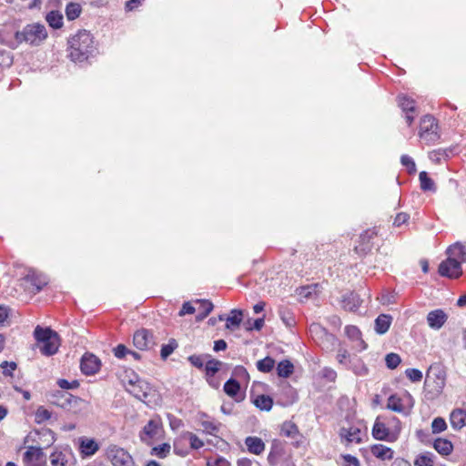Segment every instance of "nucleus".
<instances>
[{
  "label": "nucleus",
  "instance_id": "1",
  "mask_svg": "<svg viewBox=\"0 0 466 466\" xmlns=\"http://www.w3.org/2000/svg\"><path fill=\"white\" fill-rule=\"evenodd\" d=\"M69 57L75 62H84L96 51L92 35L86 30H79L68 39Z\"/></svg>",
  "mask_w": 466,
  "mask_h": 466
},
{
  "label": "nucleus",
  "instance_id": "2",
  "mask_svg": "<svg viewBox=\"0 0 466 466\" xmlns=\"http://www.w3.org/2000/svg\"><path fill=\"white\" fill-rule=\"evenodd\" d=\"M35 339L42 343L40 351L46 356H52L57 352L60 345V339L57 332L54 331L50 328H42L36 326L34 331Z\"/></svg>",
  "mask_w": 466,
  "mask_h": 466
},
{
  "label": "nucleus",
  "instance_id": "3",
  "mask_svg": "<svg viewBox=\"0 0 466 466\" xmlns=\"http://www.w3.org/2000/svg\"><path fill=\"white\" fill-rule=\"evenodd\" d=\"M46 37L47 31L45 25L41 24L27 25L21 31L15 34L16 46L22 43L39 46Z\"/></svg>",
  "mask_w": 466,
  "mask_h": 466
},
{
  "label": "nucleus",
  "instance_id": "4",
  "mask_svg": "<svg viewBox=\"0 0 466 466\" xmlns=\"http://www.w3.org/2000/svg\"><path fill=\"white\" fill-rule=\"evenodd\" d=\"M214 305L208 299H192L183 303L177 316L184 317L187 314L196 313V320H203L213 310Z\"/></svg>",
  "mask_w": 466,
  "mask_h": 466
},
{
  "label": "nucleus",
  "instance_id": "5",
  "mask_svg": "<svg viewBox=\"0 0 466 466\" xmlns=\"http://www.w3.org/2000/svg\"><path fill=\"white\" fill-rule=\"evenodd\" d=\"M446 383V370L441 363H433L430 366L426 372L424 385L431 388V391L440 394Z\"/></svg>",
  "mask_w": 466,
  "mask_h": 466
},
{
  "label": "nucleus",
  "instance_id": "6",
  "mask_svg": "<svg viewBox=\"0 0 466 466\" xmlns=\"http://www.w3.org/2000/svg\"><path fill=\"white\" fill-rule=\"evenodd\" d=\"M309 331L322 349L331 350L336 345L337 338L322 327L319 322H312L309 326Z\"/></svg>",
  "mask_w": 466,
  "mask_h": 466
},
{
  "label": "nucleus",
  "instance_id": "7",
  "mask_svg": "<svg viewBox=\"0 0 466 466\" xmlns=\"http://www.w3.org/2000/svg\"><path fill=\"white\" fill-rule=\"evenodd\" d=\"M437 130L438 124L432 116L426 115L421 118L419 136L423 141L427 144L436 142L440 138Z\"/></svg>",
  "mask_w": 466,
  "mask_h": 466
},
{
  "label": "nucleus",
  "instance_id": "8",
  "mask_svg": "<svg viewBox=\"0 0 466 466\" xmlns=\"http://www.w3.org/2000/svg\"><path fill=\"white\" fill-rule=\"evenodd\" d=\"M21 283L29 293L39 292L48 282L47 278L35 270H29L26 276H21Z\"/></svg>",
  "mask_w": 466,
  "mask_h": 466
},
{
  "label": "nucleus",
  "instance_id": "9",
  "mask_svg": "<svg viewBox=\"0 0 466 466\" xmlns=\"http://www.w3.org/2000/svg\"><path fill=\"white\" fill-rule=\"evenodd\" d=\"M440 275L458 279L462 274L461 262L455 258H449L439 265Z\"/></svg>",
  "mask_w": 466,
  "mask_h": 466
},
{
  "label": "nucleus",
  "instance_id": "10",
  "mask_svg": "<svg viewBox=\"0 0 466 466\" xmlns=\"http://www.w3.org/2000/svg\"><path fill=\"white\" fill-rule=\"evenodd\" d=\"M162 421L160 417L156 416L148 420L139 433L140 441L148 443L150 440L156 438L161 431Z\"/></svg>",
  "mask_w": 466,
  "mask_h": 466
},
{
  "label": "nucleus",
  "instance_id": "11",
  "mask_svg": "<svg viewBox=\"0 0 466 466\" xmlns=\"http://www.w3.org/2000/svg\"><path fill=\"white\" fill-rule=\"evenodd\" d=\"M107 454L113 466H136L132 456L123 448H110Z\"/></svg>",
  "mask_w": 466,
  "mask_h": 466
},
{
  "label": "nucleus",
  "instance_id": "12",
  "mask_svg": "<svg viewBox=\"0 0 466 466\" xmlns=\"http://www.w3.org/2000/svg\"><path fill=\"white\" fill-rule=\"evenodd\" d=\"M23 461L25 466H45L46 455L41 448L31 446L24 453Z\"/></svg>",
  "mask_w": 466,
  "mask_h": 466
},
{
  "label": "nucleus",
  "instance_id": "13",
  "mask_svg": "<svg viewBox=\"0 0 466 466\" xmlns=\"http://www.w3.org/2000/svg\"><path fill=\"white\" fill-rule=\"evenodd\" d=\"M127 391L144 403H148L150 401L148 398L155 390L146 380L137 379V384L133 388L128 389Z\"/></svg>",
  "mask_w": 466,
  "mask_h": 466
},
{
  "label": "nucleus",
  "instance_id": "14",
  "mask_svg": "<svg viewBox=\"0 0 466 466\" xmlns=\"http://www.w3.org/2000/svg\"><path fill=\"white\" fill-rule=\"evenodd\" d=\"M101 366L100 360L92 353H86L83 355L80 362V369L86 375L96 374Z\"/></svg>",
  "mask_w": 466,
  "mask_h": 466
},
{
  "label": "nucleus",
  "instance_id": "15",
  "mask_svg": "<svg viewBox=\"0 0 466 466\" xmlns=\"http://www.w3.org/2000/svg\"><path fill=\"white\" fill-rule=\"evenodd\" d=\"M321 285L314 283L297 289L296 292L300 302H306L310 299H317L321 292Z\"/></svg>",
  "mask_w": 466,
  "mask_h": 466
},
{
  "label": "nucleus",
  "instance_id": "16",
  "mask_svg": "<svg viewBox=\"0 0 466 466\" xmlns=\"http://www.w3.org/2000/svg\"><path fill=\"white\" fill-rule=\"evenodd\" d=\"M150 343H153V334L148 329H141L135 332L133 344L137 350H147Z\"/></svg>",
  "mask_w": 466,
  "mask_h": 466
},
{
  "label": "nucleus",
  "instance_id": "17",
  "mask_svg": "<svg viewBox=\"0 0 466 466\" xmlns=\"http://www.w3.org/2000/svg\"><path fill=\"white\" fill-rule=\"evenodd\" d=\"M360 298L355 292H347L341 296L340 306L348 311H355L360 305Z\"/></svg>",
  "mask_w": 466,
  "mask_h": 466
},
{
  "label": "nucleus",
  "instance_id": "18",
  "mask_svg": "<svg viewBox=\"0 0 466 466\" xmlns=\"http://www.w3.org/2000/svg\"><path fill=\"white\" fill-rule=\"evenodd\" d=\"M345 334L351 341L357 343L356 346L360 350H365L368 348V344L362 339L361 331L358 327L353 325L346 326Z\"/></svg>",
  "mask_w": 466,
  "mask_h": 466
},
{
  "label": "nucleus",
  "instance_id": "19",
  "mask_svg": "<svg viewBox=\"0 0 466 466\" xmlns=\"http://www.w3.org/2000/svg\"><path fill=\"white\" fill-rule=\"evenodd\" d=\"M66 396H72V394L66 390H56L49 392L47 398L50 403L65 410L69 401Z\"/></svg>",
  "mask_w": 466,
  "mask_h": 466
},
{
  "label": "nucleus",
  "instance_id": "20",
  "mask_svg": "<svg viewBox=\"0 0 466 466\" xmlns=\"http://www.w3.org/2000/svg\"><path fill=\"white\" fill-rule=\"evenodd\" d=\"M265 322H226V328L235 331L242 327L247 331L261 330Z\"/></svg>",
  "mask_w": 466,
  "mask_h": 466
},
{
  "label": "nucleus",
  "instance_id": "21",
  "mask_svg": "<svg viewBox=\"0 0 466 466\" xmlns=\"http://www.w3.org/2000/svg\"><path fill=\"white\" fill-rule=\"evenodd\" d=\"M66 398L69 400L66 407L65 408V410L68 411H71L73 413H79L82 410H86L87 407V402L79 397L72 395L66 396Z\"/></svg>",
  "mask_w": 466,
  "mask_h": 466
},
{
  "label": "nucleus",
  "instance_id": "22",
  "mask_svg": "<svg viewBox=\"0 0 466 466\" xmlns=\"http://www.w3.org/2000/svg\"><path fill=\"white\" fill-rule=\"evenodd\" d=\"M245 444L248 447V451L250 453L259 455L261 454L265 450V443L263 441L258 437H247L245 440Z\"/></svg>",
  "mask_w": 466,
  "mask_h": 466
},
{
  "label": "nucleus",
  "instance_id": "23",
  "mask_svg": "<svg viewBox=\"0 0 466 466\" xmlns=\"http://www.w3.org/2000/svg\"><path fill=\"white\" fill-rule=\"evenodd\" d=\"M370 451L373 456L376 458L386 461V460H391L393 458V451L385 445L382 444H374L370 448Z\"/></svg>",
  "mask_w": 466,
  "mask_h": 466
},
{
  "label": "nucleus",
  "instance_id": "24",
  "mask_svg": "<svg viewBox=\"0 0 466 466\" xmlns=\"http://www.w3.org/2000/svg\"><path fill=\"white\" fill-rule=\"evenodd\" d=\"M372 435L379 441H392V439L390 438V430L383 422L380 421L379 418L373 425Z\"/></svg>",
  "mask_w": 466,
  "mask_h": 466
},
{
  "label": "nucleus",
  "instance_id": "25",
  "mask_svg": "<svg viewBox=\"0 0 466 466\" xmlns=\"http://www.w3.org/2000/svg\"><path fill=\"white\" fill-rule=\"evenodd\" d=\"M449 258H455L460 262H466V248L461 242H456L447 249Z\"/></svg>",
  "mask_w": 466,
  "mask_h": 466
},
{
  "label": "nucleus",
  "instance_id": "26",
  "mask_svg": "<svg viewBox=\"0 0 466 466\" xmlns=\"http://www.w3.org/2000/svg\"><path fill=\"white\" fill-rule=\"evenodd\" d=\"M451 424L456 430H461L466 425V410L456 409L451 414Z\"/></svg>",
  "mask_w": 466,
  "mask_h": 466
},
{
  "label": "nucleus",
  "instance_id": "27",
  "mask_svg": "<svg viewBox=\"0 0 466 466\" xmlns=\"http://www.w3.org/2000/svg\"><path fill=\"white\" fill-rule=\"evenodd\" d=\"M99 449L97 442L93 439H81L80 451L83 456H92Z\"/></svg>",
  "mask_w": 466,
  "mask_h": 466
},
{
  "label": "nucleus",
  "instance_id": "28",
  "mask_svg": "<svg viewBox=\"0 0 466 466\" xmlns=\"http://www.w3.org/2000/svg\"><path fill=\"white\" fill-rule=\"evenodd\" d=\"M340 437L345 438L348 442L360 443L361 441L360 430L355 427L350 429L342 428L340 430Z\"/></svg>",
  "mask_w": 466,
  "mask_h": 466
},
{
  "label": "nucleus",
  "instance_id": "29",
  "mask_svg": "<svg viewBox=\"0 0 466 466\" xmlns=\"http://www.w3.org/2000/svg\"><path fill=\"white\" fill-rule=\"evenodd\" d=\"M433 447L441 455L444 456L450 455L453 451V444L446 439H437L433 443Z\"/></svg>",
  "mask_w": 466,
  "mask_h": 466
},
{
  "label": "nucleus",
  "instance_id": "30",
  "mask_svg": "<svg viewBox=\"0 0 466 466\" xmlns=\"http://www.w3.org/2000/svg\"><path fill=\"white\" fill-rule=\"evenodd\" d=\"M397 101L399 106L404 113L415 112V101L412 98L407 96L406 95H399L397 96Z\"/></svg>",
  "mask_w": 466,
  "mask_h": 466
},
{
  "label": "nucleus",
  "instance_id": "31",
  "mask_svg": "<svg viewBox=\"0 0 466 466\" xmlns=\"http://www.w3.org/2000/svg\"><path fill=\"white\" fill-rule=\"evenodd\" d=\"M46 20L49 26L59 29L63 25V15L59 11H50L46 15Z\"/></svg>",
  "mask_w": 466,
  "mask_h": 466
},
{
  "label": "nucleus",
  "instance_id": "32",
  "mask_svg": "<svg viewBox=\"0 0 466 466\" xmlns=\"http://www.w3.org/2000/svg\"><path fill=\"white\" fill-rule=\"evenodd\" d=\"M255 406L261 410L269 411L273 406V400L268 395H258L253 401Z\"/></svg>",
  "mask_w": 466,
  "mask_h": 466
},
{
  "label": "nucleus",
  "instance_id": "33",
  "mask_svg": "<svg viewBox=\"0 0 466 466\" xmlns=\"http://www.w3.org/2000/svg\"><path fill=\"white\" fill-rule=\"evenodd\" d=\"M294 371L293 364L288 360H281L277 366V373L279 377L289 378Z\"/></svg>",
  "mask_w": 466,
  "mask_h": 466
},
{
  "label": "nucleus",
  "instance_id": "34",
  "mask_svg": "<svg viewBox=\"0 0 466 466\" xmlns=\"http://www.w3.org/2000/svg\"><path fill=\"white\" fill-rule=\"evenodd\" d=\"M224 391L231 398L237 397L240 390V383L235 379H229L224 384Z\"/></svg>",
  "mask_w": 466,
  "mask_h": 466
},
{
  "label": "nucleus",
  "instance_id": "35",
  "mask_svg": "<svg viewBox=\"0 0 466 466\" xmlns=\"http://www.w3.org/2000/svg\"><path fill=\"white\" fill-rule=\"evenodd\" d=\"M419 179L420 182V188L423 191H436L435 183L431 177H429L426 171H421L420 173Z\"/></svg>",
  "mask_w": 466,
  "mask_h": 466
},
{
  "label": "nucleus",
  "instance_id": "36",
  "mask_svg": "<svg viewBox=\"0 0 466 466\" xmlns=\"http://www.w3.org/2000/svg\"><path fill=\"white\" fill-rule=\"evenodd\" d=\"M82 12V7L77 3H69L66 6V15L68 20L72 21L77 18Z\"/></svg>",
  "mask_w": 466,
  "mask_h": 466
},
{
  "label": "nucleus",
  "instance_id": "37",
  "mask_svg": "<svg viewBox=\"0 0 466 466\" xmlns=\"http://www.w3.org/2000/svg\"><path fill=\"white\" fill-rule=\"evenodd\" d=\"M178 347V344L175 339H170L167 344H164L161 347L160 356L162 360H167L174 350Z\"/></svg>",
  "mask_w": 466,
  "mask_h": 466
},
{
  "label": "nucleus",
  "instance_id": "38",
  "mask_svg": "<svg viewBox=\"0 0 466 466\" xmlns=\"http://www.w3.org/2000/svg\"><path fill=\"white\" fill-rule=\"evenodd\" d=\"M281 432L287 437L295 438L299 435V429L295 423L291 421H285L282 424Z\"/></svg>",
  "mask_w": 466,
  "mask_h": 466
},
{
  "label": "nucleus",
  "instance_id": "39",
  "mask_svg": "<svg viewBox=\"0 0 466 466\" xmlns=\"http://www.w3.org/2000/svg\"><path fill=\"white\" fill-rule=\"evenodd\" d=\"M434 457L431 452L420 454L414 461V466H433Z\"/></svg>",
  "mask_w": 466,
  "mask_h": 466
},
{
  "label": "nucleus",
  "instance_id": "40",
  "mask_svg": "<svg viewBox=\"0 0 466 466\" xmlns=\"http://www.w3.org/2000/svg\"><path fill=\"white\" fill-rule=\"evenodd\" d=\"M275 365V360L271 357H266L257 362V368L261 372H269Z\"/></svg>",
  "mask_w": 466,
  "mask_h": 466
},
{
  "label": "nucleus",
  "instance_id": "41",
  "mask_svg": "<svg viewBox=\"0 0 466 466\" xmlns=\"http://www.w3.org/2000/svg\"><path fill=\"white\" fill-rule=\"evenodd\" d=\"M221 365L222 362L218 360H208L205 365L206 374L210 377L214 376L220 370Z\"/></svg>",
  "mask_w": 466,
  "mask_h": 466
},
{
  "label": "nucleus",
  "instance_id": "42",
  "mask_svg": "<svg viewBox=\"0 0 466 466\" xmlns=\"http://www.w3.org/2000/svg\"><path fill=\"white\" fill-rule=\"evenodd\" d=\"M386 366L390 370L396 369L401 362L400 357L397 353H389L385 357Z\"/></svg>",
  "mask_w": 466,
  "mask_h": 466
},
{
  "label": "nucleus",
  "instance_id": "43",
  "mask_svg": "<svg viewBox=\"0 0 466 466\" xmlns=\"http://www.w3.org/2000/svg\"><path fill=\"white\" fill-rule=\"evenodd\" d=\"M387 408L396 412H401L403 410L401 400L396 395L389 397Z\"/></svg>",
  "mask_w": 466,
  "mask_h": 466
},
{
  "label": "nucleus",
  "instance_id": "44",
  "mask_svg": "<svg viewBox=\"0 0 466 466\" xmlns=\"http://www.w3.org/2000/svg\"><path fill=\"white\" fill-rule=\"evenodd\" d=\"M447 429V424L444 419L441 417L435 418L431 422L432 433L437 434L444 431Z\"/></svg>",
  "mask_w": 466,
  "mask_h": 466
},
{
  "label": "nucleus",
  "instance_id": "45",
  "mask_svg": "<svg viewBox=\"0 0 466 466\" xmlns=\"http://www.w3.org/2000/svg\"><path fill=\"white\" fill-rule=\"evenodd\" d=\"M13 64V56L9 51L0 50V68H6Z\"/></svg>",
  "mask_w": 466,
  "mask_h": 466
},
{
  "label": "nucleus",
  "instance_id": "46",
  "mask_svg": "<svg viewBox=\"0 0 466 466\" xmlns=\"http://www.w3.org/2000/svg\"><path fill=\"white\" fill-rule=\"evenodd\" d=\"M17 311L9 307L0 305V320H6L7 319L17 318Z\"/></svg>",
  "mask_w": 466,
  "mask_h": 466
},
{
  "label": "nucleus",
  "instance_id": "47",
  "mask_svg": "<svg viewBox=\"0 0 466 466\" xmlns=\"http://www.w3.org/2000/svg\"><path fill=\"white\" fill-rule=\"evenodd\" d=\"M170 451V445L167 443H163L161 445L156 446L152 449L151 454L157 455L159 458H165Z\"/></svg>",
  "mask_w": 466,
  "mask_h": 466
},
{
  "label": "nucleus",
  "instance_id": "48",
  "mask_svg": "<svg viewBox=\"0 0 466 466\" xmlns=\"http://www.w3.org/2000/svg\"><path fill=\"white\" fill-rule=\"evenodd\" d=\"M448 315L443 309H437L428 313L427 320H447Z\"/></svg>",
  "mask_w": 466,
  "mask_h": 466
},
{
  "label": "nucleus",
  "instance_id": "49",
  "mask_svg": "<svg viewBox=\"0 0 466 466\" xmlns=\"http://www.w3.org/2000/svg\"><path fill=\"white\" fill-rule=\"evenodd\" d=\"M50 461L53 466H65L66 460L62 452H53L50 456Z\"/></svg>",
  "mask_w": 466,
  "mask_h": 466
},
{
  "label": "nucleus",
  "instance_id": "50",
  "mask_svg": "<svg viewBox=\"0 0 466 466\" xmlns=\"http://www.w3.org/2000/svg\"><path fill=\"white\" fill-rule=\"evenodd\" d=\"M51 418V412L44 407H39L35 411V421L42 423Z\"/></svg>",
  "mask_w": 466,
  "mask_h": 466
},
{
  "label": "nucleus",
  "instance_id": "51",
  "mask_svg": "<svg viewBox=\"0 0 466 466\" xmlns=\"http://www.w3.org/2000/svg\"><path fill=\"white\" fill-rule=\"evenodd\" d=\"M401 164L407 167L410 174L416 172V165L413 159L408 155H402L400 157Z\"/></svg>",
  "mask_w": 466,
  "mask_h": 466
},
{
  "label": "nucleus",
  "instance_id": "52",
  "mask_svg": "<svg viewBox=\"0 0 466 466\" xmlns=\"http://www.w3.org/2000/svg\"><path fill=\"white\" fill-rule=\"evenodd\" d=\"M405 374L412 382H419L422 379V372L417 369H407Z\"/></svg>",
  "mask_w": 466,
  "mask_h": 466
},
{
  "label": "nucleus",
  "instance_id": "53",
  "mask_svg": "<svg viewBox=\"0 0 466 466\" xmlns=\"http://www.w3.org/2000/svg\"><path fill=\"white\" fill-rule=\"evenodd\" d=\"M0 367L3 369V374L5 376H12V372L17 368V364L15 361L8 362L5 360L2 361Z\"/></svg>",
  "mask_w": 466,
  "mask_h": 466
},
{
  "label": "nucleus",
  "instance_id": "54",
  "mask_svg": "<svg viewBox=\"0 0 466 466\" xmlns=\"http://www.w3.org/2000/svg\"><path fill=\"white\" fill-rule=\"evenodd\" d=\"M207 356H201V355H191L187 358L188 361L196 368L202 369L204 366V360L207 358Z\"/></svg>",
  "mask_w": 466,
  "mask_h": 466
},
{
  "label": "nucleus",
  "instance_id": "55",
  "mask_svg": "<svg viewBox=\"0 0 466 466\" xmlns=\"http://www.w3.org/2000/svg\"><path fill=\"white\" fill-rule=\"evenodd\" d=\"M128 352L129 350L124 344H118L114 349V354L117 359H123Z\"/></svg>",
  "mask_w": 466,
  "mask_h": 466
},
{
  "label": "nucleus",
  "instance_id": "56",
  "mask_svg": "<svg viewBox=\"0 0 466 466\" xmlns=\"http://www.w3.org/2000/svg\"><path fill=\"white\" fill-rule=\"evenodd\" d=\"M396 295L393 292L386 291L381 294L380 300L382 304H390L395 301Z\"/></svg>",
  "mask_w": 466,
  "mask_h": 466
},
{
  "label": "nucleus",
  "instance_id": "57",
  "mask_svg": "<svg viewBox=\"0 0 466 466\" xmlns=\"http://www.w3.org/2000/svg\"><path fill=\"white\" fill-rule=\"evenodd\" d=\"M410 218V215L404 212L397 214L393 225L396 227H400L405 224Z\"/></svg>",
  "mask_w": 466,
  "mask_h": 466
},
{
  "label": "nucleus",
  "instance_id": "58",
  "mask_svg": "<svg viewBox=\"0 0 466 466\" xmlns=\"http://www.w3.org/2000/svg\"><path fill=\"white\" fill-rule=\"evenodd\" d=\"M391 322H375V331L380 334H385L390 327Z\"/></svg>",
  "mask_w": 466,
  "mask_h": 466
},
{
  "label": "nucleus",
  "instance_id": "59",
  "mask_svg": "<svg viewBox=\"0 0 466 466\" xmlns=\"http://www.w3.org/2000/svg\"><path fill=\"white\" fill-rule=\"evenodd\" d=\"M228 319H232V320H243L245 318V312L242 309H234L230 311V314H228Z\"/></svg>",
  "mask_w": 466,
  "mask_h": 466
},
{
  "label": "nucleus",
  "instance_id": "60",
  "mask_svg": "<svg viewBox=\"0 0 466 466\" xmlns=\"http://www.w3.org/2000/svg\"><path fill=\"white\" fill-rule=\"evenodd\" d=\"M342 458L344 460L343 466H360L359 460L352 455H343Z\"/></svg>",
  "mask_w": 466,
  "mask_h": 466
},
{
  "label": "nucleus",
  "instance_id": "61",
  "mask_svg": "<svg viewBox=\"0 0 466 466\" xmlns=\"http://www.w3.org/2000/svg\"><path fill=\"white\" fill-rule=\"evenodd\" d=\"M189 441L191 448L195 450L199 449L204 445V442L193 433L189 434Z\"/></svg>",
  "mask_w": 466,
  "mask_h": 466
},
{
  "label": "nucleus",
  "instance_id": "62",
  "mask_svg": "<svg viewBox=\"0 0 466 466\" xmlns=\"http://www.w3.org/2000/svg\"><path fill=\"white\" fill-rule=\"evenodd\" d=\"M350 357V354L347 350L339 349L337 354V360L340 364H347V360Z\"/></svg>",
  "mask_w": 466,
  "mask_h": 466
},
{
  "label": "nucleus",
  "instance_id": "63",
  "mask_svg": "<svg viewBox=\"0 0 466 466\" xmlns=\"http://www.w3.org/2000/svg\"><path fill=\"white\" fill-rule=\"evenodd\" d=\"M230 463L223 457L217 458L213 462L208 461L207 466H229Z\"/></svg>",
  "mask_w": 466,
  "mask_h": 466
},
{
  "label": "nucleus",
  "instance_id": "64",
  "mask_svg": "<svg viewBox=\"0 0 466 466\" xmlns=\"http://www.w3.org/2000/svg\"><path fill=\"white\" fill-rule=\"evenodd\" d=\"M374 234L375 233L372 230H366L360 236V239L363 245L369 244L370 240L373 238Z\"/></svg>",
  "mask_w": 466,
  "mask_h": 466
}]
</instances>
